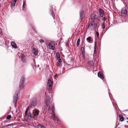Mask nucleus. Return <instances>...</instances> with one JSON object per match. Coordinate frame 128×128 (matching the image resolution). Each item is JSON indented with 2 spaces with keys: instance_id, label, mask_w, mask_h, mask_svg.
<instances>
[{
  "instance_id": "29",
  "label": "nucleus",
  "mask_w": 128,
  "mask_h": 128,
  "mask_svg": "<svg viewBox=\"0 0 128 128\" xmlns=\"http://www.w3.org/2000/svg\"><path fill=\"white\" fill-rule=\"evenodd\" d=\"M58 60V62H61L62 60L60 58H57Z\"/></svg>"
},
{
  "instance_id": "36",
  "label": "nucleus",
  "mask_w": 128,
  "mask_h": 128,
  "mask_svg": "<svg viewBox=\"0 0 128 128\" xmlns=\"http://www.w3.org/2000/svg\"><path fill=\"white\" fill-rule=\"evenodd\" d=\"M106 18L105 17H104V18H103V19H102V20L103 21H105L106 20Z\"/></svg>"
},
{
  "instance_id": "28",
  "label": "nucleus",
  "mask_w": 128,
  "mask_h": 128,
  "mask_svg": "<svg viewBox=\"0 0 128 128\" xmlns=\"http://www.w3.org/2000/svg\"><path fill=\"white\" fill-rule=\"evenodd\" d=\"M61 62H57V65L58 66H61Z\"/></svg>"
},
{
  "instance_id": "24",
  "label": "nucleus",
  "mask_w": 128,
  "mask_h": 128,
  "mask_svg": "<svg viewBox=\"0 0 128 128\" xmlns=\"http://www.w3.org/2000/svg\"><path fill=\"white\" fill-rule=\"evenodd\" d=\"M30 108H28V107L26 109V111H25V115H27V113H28V110H29Z\"/></svg>"
},
{
  "instance_id": "37",
  "label": "nucleus",
  "mask_w": 128,
  "mask_h": 128,
  "mask_svg": "<svg viewBox=\"0 0 128 128\" xmlns=\"http://www.w3.org/2000/svg\"><path fill=\"white\" fill-rule=\"evenodd\" d=\"M25 58V56L24 55L22 54L21 56V58Z\"/></svg>"
},
{
  "instance_id": "17",
  "label": "nucleus",
  "mask_w": 128,
  "mask_h": 128,
  "mask_svg": "<svg viewBox=\"0 0 128 128\" xmlns=\"http://www.w3.org/2000/svg\"><path fill=\"white\" fill-rule=\"evenodd\" d=\"M26 6V2L24 1L23 2V4L22 6V10H23L24 9V8Z\"/></svg>"
},
{
  "instance_id": "30",
  "label": "nucleus",
  "mask_w": 128,
  "mask_h": 128,
  "mask_svg": "<svg viewBox=\"0 0 128 128\" xmlns=\"http://www.w3.org/2000/svg\"><path fill=\"white\" fill-rule=\"evenodd\" d=\"M102 26L103 29H104L105 28V26L104 24H102Z\"/></svg>"
},
{
  "instance_id": "2",
  "label": "nucleus",
  "mask_w": 128,
  "mask_h": 128,
  "mask_svg": "<svg viewBox=\"0 0 128 128\" xmlns=\"http://www.w3.org/2000/svg\"><path fill=\"white\" fill-rule=\"evenodd\" d=\"M50 99L49 96H46V106L47 107V108L48 110H50Z\"/></svg>"
},
{
  "instance_id": "34",
  "label": "nucleus",
  "mask_w": 128,
  "mask_h": 128,
  "mask_svg": "<svg viewBox=\"0 0 128 128\" xmlns=\"http://www.w3.org/2000/svg\"><path fill=\"white\" fill-rule=\"evenodd\" d=\"M40 41L41 43H42L44 42V40L42 39L40 40Z\"/></svg>"
},
{
  "instance_id": "39",
  "label": "nucleus",
  "mask_w": 128,
  "mask_h": 128,
  "mask_svg": "<svg viewBox=\"0 0 128 128\" xmlns=\"http://www.w3.org/2000/svg\"><path fill=\"white\" fill-rule=\"evenodd\" d=\"M28 116H29L30 115H29V114H28Z\"/></svg>"
},
{
  "instance_id": "13",
  "label": "nucleus",
  "mask_w": 128,
  "mask_h": 128,
  "mask_svg": "<svg viewBox=\"0 0 128 128\" xmlns=\"http://www.w3.org/2000/svg\"><path fill=\"white\" fill-rule=\"evenodd\" d=\"M99 11L100 16L101 17H102L103 16L104 14L103 10L102 8H100L99 10Z\"/></svg>"
},
{
  "instance_id": "23",
  "label": "nucleus",
  "mask_w": 128,
  "mask_h": 128,
  "mask_svg": "<svg viewBox=\"0 0 128 128\" xmlns=\"http://www.w3.org/2000/svg\"><path fill=\"white\" fill-rule=\"evenodd\" d=\"M38 128H45L44 126H42L40 125H38Z\"/></svg>"
},
{
  "instance_id": "6",
  "label": "nucleus",
  "mask_w": 128,
  "mask_h": 128,
  "mask_svg": "<svg viewBox=\"0 0 128 128\" xmlns=\"http://www.w3.org/2000/svg\"><path fill=\"white\" fill-rule=\"evenodd\" d=\"M54 43L53 42H50L47 46V48L49 49L54 50Z\"/></svg>"
},
{
  "instance_id": "27",
  "label": "nucleus",
  "mask_w": 128,
  "mask_h": 128,
  "mask_svg": "<svg viewBox=\"0 0 128 128\" xmlns=\"http://www.w3.org/2000/svg\"><path fill=\"white\" fill-rule=\"evenodd\" d=\"M81 50L82 52V54H83L84 52V48L83 47H82L81 48Z\"/></svg>"
},
{
  "instance_id": "21",
  "label": "nucleus",
  "mask_w": 128,
  "mask_h": 128,
  "mask_svg": "<svg viewBox=\"0 0 128 128\" xmlns=\"http://www.w3.org/2000/svg\"><path fill=\"white\" fill-rule=\"evenodd\" d=\"M91 37L89 36L87 38L86 40H87L89 42H90L91 40Z\"/></svg>"
},
{
  "instance_id": "22",
  "label": "nucleus",
  "mask_w": 128,
  "mask_h": 128,
  "mask_svg": "<svg viewBox=\"0 0 128 128\" xmlns=\"http://www.w3.org/2000/svg\"><path fill=\"white\" fill-rule=\"evenodd\" d=\"M60 54L59 52H57L56 54V57L57 58H60Z\"/></svg>"
},
{
  "instance_id": "25",
  "label": "nucleus",
  "mask_w": 128,
  "mask_h": 128,
  "mask_svg": "<svg viewBox=\"0 0 128 128\" xmlns=\"http://www.w3.org/2000/svg\"><path fill=\"white\" fill-rule=\"evenodd\" d=\"M11 117V116L10 115H8L6 117V118L7 119H10Z\"/></svg>"
},
{
  "instance_id": "19",
  "label": "nucleus",
  "mask_w": 128,
  "mask_h": 128,
  "mask_svg": "<svg viewBox=\"0 0 128 128\" xmlns=\"http://www.w3.org/2000/svg\"><path fill=\"white\" fill-rule=\"evenodd\" d=\"M80 39L79 38L78 39L77 41V44H76V46H78L80 44Z\"/></svg>"
},
{
  "instance_id": "35",
  "label": "nucleus",
  "mask_w": 128,
  "mask_h": 128,
  "mask_svg": "<svg viewBox=\"0 0 128 128\" xmlns=\"http://www.w3.org/2000/svg\"><path fill=\"white\" fill-rule=\"evenodd\" d=\"M99 34L98 32H96V36L98 37L99 36Z\"/></svg>"
},
{
  "instance_id": "38",
  "label": "nucleus",
  "mask_w": 128,
  "mask_h": 128,
  "mask_svg": "<svg viewBox=\"0 0 128 128\" xmlns=\"http://www.w3.org/2000/svg\"><path fill=\"white\" fill-rule=\"evenodd\" d=\"M56 76V75H55L54 76V77H55Z\"/></svg>"
},
{
  "instance_id": "32",
  "label": "nucleus",
  "mask_w": 128,
  "mask_h": 128,
  "mask_svg": "<svg viewBox=\"0 0 128 128\" xmlns=\"http://www.w3.org/2000/svg\"><path fill=\"white\" fill-rule=\"evenodd\" d=\"M52 16L54 18V16H55L54 13L53 12H52Z\"/></svg>"
},
{
  "instance_id": "15",
  "label": "nucleus",
  "mask_w": 128,
  "mask_h": 128,
  "mask_svg": "<svg viewBox=\"0 0 128 128\" xmlns=\"http://www.w3.org/2000/svg\"><path fill=\"white\" fill-rule=\"evenodd\" d=\"M12 46L14 48H16V43L14 42H12L11 43Z\"/></svg>"
},
{
  "instance_id": "31",
  "label": "nucleus",
  "mask_w": 128,
  "mask_h": 128,
  "mask_svg": "<svg viewBox=\"0 0 128 128\" xmlns=\"http://www.w3.org/2000/svg\"><path fill=\"white\" fill-rule=\"evenodd\" d=\"M2 29L0 28V36H2Z\"/></svg>"
},
{
  "instance_id": "1",
  "label": "nucleus",
  "mask_w": 128,
  "mask_h": 128,
  "mask_svg": "<svg viewBox=\"0 0 128 128\" xmlns=\"http://www.w3.org/2000/svg\"><path fill=\"white\" fill-rule=\"evenodd\" d=\"M54 106L53 105L52 106V119L58 122L59 121V120L58 117L55 115V113L54 111Z\"/></svg>"
},
{
  "instance_id": "7",
  "label": "nucleus",
  "mask_w": 128,
  "mask_h": 128,
  "mask_svg": "<svg viewBox=\"0 0 128 128\" xmlns=\"http://www.w3.org/2000/svg\"><path fill=\"white\" fill-rule=\"evenodd\" d=\"M52 82L50 79H49L47 84L48 88L49 90H50L52 89Z\"/></svg>"
},
{
  "instance_id": "10",
  "label": "nucleus",
  "mask_w": 128,
  "mask_h": 128,
  "mask_svg": "<svg viewBox=\"0 0 128 128\" xmlns=\"http://www.w3.org/2000/svg\"><path fill=\"white\" fill-rule=\"evenodd\" d=\"M98 76L102 80L104 78L103 73L101 72H99L98 73Z\"/></svg>"
},
{
  "instance_id": "26",
  "label": "nucleus",
  "mask_w": 128,
  "mask_h": 128,
  "mask_svg": "<svg viewBox=\"0 0 128 128\" xmlns=\"http://www.w3.org/2000/svg\"><path fill=\"white\" fill-rule=\"evenodd\" d=\"M21 60L23 62H26V59L25 58H21Z\"/></svg>"
},
{
  "instance_id": "9",
  "label": "nucleus",
  "mask_w": 128,
  "mask_h": 128,
  "mask_svg": "<svg viewBox=\"0 0 128 128\" xmlns=\"http://www.w3.org/2000/svg\"><path fill=\"white\" fill-rule=\"evenodd\" d=\"M18 94H15V95L14 97V103L15 107H16V105L17 104V96H18Z\"/></svg>"
},
{
  "instance_id": "14",
  "label": "nucleus",
  "mask_w": 128,
  "mask_h": 128,
  "mask_svg": "<svg viewBox=\"0 0 128 128\" xmlns=\"http://www.w3.org/2000/svg\"><path fill=\"white\" fill-rule=\"evenodd\" d=\"M84 15V12L82 10H81L80 11V18L82 19Z\"/></svg>"
},
{
  "instance_id": "3",
  "label": "nucleus",
  "mask_w": 128,
  "mask_h": 128,
  "mask_svg": "<svg viewBox=\"0 0 128 128\" xmlns=\"http://www.w3.org/2000/svg\"><path fill=\"white\" fill-rule=\"evenodd\" d=\"M96 24L94 21H92L88 25V27L90 29L93 30H94L96 26Z\"/></svg>"
},
{
  "instance_id": "8",
  "label": "nucleus",
  "mask_w": 128,
  "mask_h": 128,
  "mask_svg": "<svg viewBox=\"0 0 128 128\" xmlns=\"http://www.w3.org/2000/svg\"><path fill=\"white\" fill-rule=\"evenodd\" d=\"M127 10L126 8H123L121 11V14L122 15L124 16H126L127 15Z\"/></svg>"
},
{
  "instance_id": "4",
  "label": "nucleus",
  "mask_w": 128,
  "mask_h": 128,
  "mask_svg": "<svg viewBox=\"0 0 128 128\" xmlns=\"http://www.w3.org/2000/svg\"><path fill=\"white\" fill-rule=\"evenodd\" d=\"M39 112V111L38 110L35 109L33 110L32 112L33 114L30 116L34 118H37L36 116L38 115Z\"/></svg>"
},
{
  "instance_id": "16",
  "label": "nucleus",
  "mask_w": 128,
  "mask_h": 128,
  "mask_svg": "<svg viewBox=\"0 0 128 128\" xmlns=\"http://www.w3.org/2000/svg\"><path fill=\"white\" fill-rule=\"evenodd\" d=\"M17 0H14L12 2L11 5L12 6H15L16 2Z\"/></svg>"
},
{
  "instance_id": "18",
  "label": "nucleus",
  "mask_w": 128,
  "mask_h": 128,
  "mask_svg": "<svg viewBox=\"0 0 128 128\" xmlns=\"http://www.w3.org/2000/svg\"><path fill=\"white\" fill-rule=\"evenodd\" d=\"M96 15L94 14H92L91 16V18L92 20L96 18Z\"/></svg>"
},
{
  "instance_id": "5",
  "label": "nucleus",
  "mask_w": 128,
  "mask_h": 128,
  "mask_svg": "<svg viewBox=\"0 0 128 128\" xmlns=\"http://www.w3.org/2000/svg\"><path fill=\"white\" fill-rule=\"evenodd\" d=\"M25 78L24 76H22L21 77L20 84V89H22L24 86V80Z\"/></svg>"
},
{
  "instance_id": "33",
  "label": "nucleus",
  "mask_w": 128,
  "mask_h": 128,
  "mask_svg": "<svg viewBox=\"0 0 128 128\" xmlns=\"http://www.w3.org/2000/svg\"><path fill=\"white\" fill-rule=\"evenodd\" d=\"M94 54H95L96 53V46H95L94 48Z\"/></svg>"
},
{
  "instance_id": "12",
  "label": "nucleus",
  "mask_w": 128,
  "mask_h": 128,
  "mask_svg": "<svg viewBox=\"0 0 128 128\" xmlns=\"http://www.w3.org/2000/svg\"><path fill=\"white\" fill-rule=\"evenodd\" d=\"M32 52L35 56L37 55L38 54V50H37L34 48H33L32 49Z\"/></svg>"
},
{
  "instance_id": "11",
  "label": "nucleus",
  "mask_w": 128,
  "mask_h": 128,
  "mask_svg": "<svg viewBox=\"0 0 128 128\" xmlns=\"http://www.w3.org/2000/svg\"><path fill=\"white\" fill-rule=\"evenodd\" d=\"M36 102H32V104L28 107V108H33L36 105Z\"/></svg>"
},
{
  "instance_id": "20",
  "label": "nucleus",
  "mask_w": 128,
  "mask_h": 128,
  "mask_svg": "<svg viewBox=\"0 0 128 128\" xmlns=\"http://www.w3.org/2000/svg\"><path fill=\"white\" fill-rule=\"evenodd\" d=\"M119 118L120 119V120L122 121H123L124 120V118L121 115H119Z\"/></svg>"
}]
</instances>
